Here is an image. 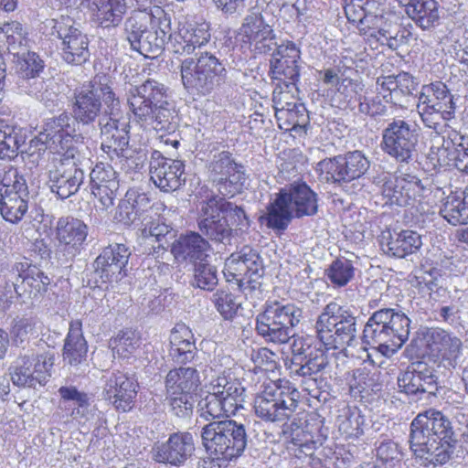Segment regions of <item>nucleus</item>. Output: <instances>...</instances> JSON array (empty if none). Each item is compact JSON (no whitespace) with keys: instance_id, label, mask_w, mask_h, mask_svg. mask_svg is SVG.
Returning <instances> with one entry per match:
<instances>
[{"instance_id":"e433bc0d","label":"nucleus","mask_w":468,"mask_h":468,"mask_svg":"<svg viewBox=\"0 0 468 468\" xmlns=\"http://www.w3.org/2000/svg\"><path fill=\"white\" fill-rule=\"evenodd\" d=\"M200 386L198 372L193 367H179L170 370L166 376V394L193 395Z\"/></svg>"},{"instance_id":"5701e85b","label":"nucleus","mask_w":468,"mask_h":468,"mask_svg":"<svg viewBox=\"0 0 468 468\" xmlns=\"http://www.w3.org/2000/svg\"><path fill=\"white\" fill-rule=\"evenodd\" d=\"M271 69L276 80L298 81L300 77V50L293 43L275 46L271 51Z\"/></svg>"},{"instance_id":"c9c22d12","label":"nucleus","mask_w":468,"mask_h":468,"mask_svg":"<svg viewBox=\"0 0 468 468\" xmlns=\"http://www.w3.org/2000/svg\"><path fill=\"white\" fill-rule=\"evenodd\" d=\"M98 24L104 27H115L126 13L125 0H92L88 6Z\"/></svg>"},{"instance_id":"7c9ffc66","label":"nucleus","mask_w":468,"mask_h":468,"mask_svg":"<svg viewBox=\"0 0 468 468\" xmlns=\"http://www.w3.org/2000/svg\"><path fill=\"white\" fill-rule=\"evenodd\" d=\"M383 149L399 162L410 158V126L404 121H396L384 131Z\"/></svg>"},{"instance_id":"ea45409f","label":"nucleus","mask_w":468,"mask_h":468,"mask_svg":"<svg viewBox=\"0 0 468 468\" xmlns=\"http://www.w3.org/2000/svg\"><path fill=\"white\" fill-rule=\"evenodd\" d=\"M440 214L454 226L468 223V188L461 194L449 195L440 209Z\"/></svg>"},{"instance_id":"9b49d317","label":"nucleus","mask_w":468,"mask_h":468,"mask_svg":"<svg viewBox=\"0 0 468 468\" xmlns=\"http://www.w3.org/2000/svg\"><path fill=\"white\" fill-rule=\"evenodd\" d=\"M77 121L68 112H62L56 117L48 119L43 126V130L39 133L36 140H32L31 144L36 146L40 143L39 151L49 149L52 152L58 153L61 150L67 151L68 148H75L70 146L69 143L77 134Z\"/></svg>"},{"instance_id":"f704fd0d","label":"nucleus","mask_w":468,"mask_h":468,"mask_svg":"<svg viewBox=\"0 0 468 468\" xmlns=\"http://www.w3.org/2000/svg\"><path fill=\"white\" fill-rule=\"evenodd\" d=\"M154 15L160 16V24L156 28L149 27L146 40L141 45V54L146 58H156L164 50L166 40L170 41V18L163 9H156Z\"/></svg>"},{"instance_id":"052dcab7","label":"nucleus","mask_w":468,"mask_h":468,"mask_svg":"<svg viewBox=\"0 0 468 468\" xmlns=\"http://www.w3.org/2000/svg\"><path fill=\"white\" fill-rule=\"evenodd\" d=\"M277 81L278 82L276 83V86L272 92V102L275 113L282 111L284 109V105L287 102L294 101V99H296V97L294 96V91L297 90V81Z\"/></svg>"},{"instance_id":"423d86ee","label":"nucleus","mask_w":468,"mask_h":468,"mask_svg":"<svg viewBox=\"0 0 468 468\" xmlns=\"http://www.w3.org/2000/svg\"><path fill=\"white\" fill-rule=\"evenodd\" d=\"M303 317V311L292 303L267 301L264 310L257 315L256 330L268 342L286 343Z\"/></svg>"},{"instance_id":"774afa93","label":"nucleus","mask_w":468,"mask_h":468,"mask_svg":"<svg viewBox=\"0 0 468 468\" xmlns=\"http://www.w3.org/2000/svg\"><path fill=\"white\" fill-rule=\"evenodd\" d=\"M307 111L304 105H298L293 109H285L277 113L275 117L280 122V126L282 124L286 125L285 130H290L296 126L303 125L307 120Z\"/></svg>"},{"instance_id":"473e14b6","label":"nucleus","mask_w":468,"mask_h":468,"mask_svg":"<svg viewBox=\"0 0 468 468\" xmlns=\"http://www.w3.org/2000/svg\"><path fill=\"white\" fill-rule=\"evenodd\" d=\"M208 388L227 404L229 413L235 414L239 409L243 408L245 388L238 379L218 376L211 380Z\"/></svg>"},{"instance_id":"79ce46f5","label":"nucleus","mask_w":468,"mask_h":468,"mask_svg":"<svg viewBox=\"0 0 468 468\" xmlns=\"http://www.w3.org/2000/svg\"><path fill=\"white\" fill-rule=\"evenodd\" d=\"M0 39L5 42L8 52L15 57H19L27 49V32L18 21L5 23L0 27Z\"/></svg>"},{"instance_id":"2f4dec72","label":"nucleus","mask_w":468,"mask_h":468,"mask_svg":"<svg viewBox=\"0 0 468 468\" xmlns=\"http://www.w3.org/2000/svg\"><path fill=\"white\" fill-rule=\"evenodd\" d=\"M160 24V16L154 13L138 11L133 13L124 23L126 39L131 48L141 54V45L146 40L149 27L154 29Z\"/></svg>"},{"instance_id":"0e129e2a","label":"nucleus","mask_w":468,"mask_h":468,"mask_svg":"<svg viewBox=\"0 0 468 468\" xmlns=\"http://www.w3.org/2000/svg\"><path fill=\"white\" fill-rule=\"evenodd\" d=\"M242 259L246 267L250 271V279L259 280L264 273L263 261L257 250L249 246L243 247L239 251L236 252Z\"/></svg>"},{"instance_id":"e2e57ef3","label":"nucleus","mask_w":468,"mask_h":468,"mask_svg":"<svg viewBox=\"0 0 468 468\" xmlns=\"http://www.w3.org/2000/svg\"><path fill=\"white\" fill-rule=\"evenodd\" d=\"M363 418L356 411H347L339 416L338 429L339 431L346 438L358 437L363 433L362 424Z\"/></svg>"},{"instance_id":"c03bdc74","label":"nucleus","mask_w":468,"mask_h":468,"mask_svg":"<svg viewBox=\"0 0 468 468\" xmlns=\"http://www.w3.org/2000/svg\"><path fill=\"white\" fill-rule=\"evenodd\" d=\"M407 73L399 75L400 80L393 76L381 77L377 80V84L380 87L381 90H388V97L391 102L399 104L403 107L405 103L409 101L410 89L407 83ZM388 95H383L384 99H387Z\"/></svg>"},{"instance_id":"a19ab883","label":"nucleus","mask_w":468,"mask_h":468,"mask_svg":"<svg viewBox=\"0 0 468 468\" xmlns=\"http://www.w3.org/2000/svg\"><path fill=\"white\" fill-rule=\"evenodd\" d=\"M240 256L236 252H233L227 260L225 261V267L223 270V274L227 280V282H236L240 290H255L259 287L260 282L258 280L250 279V271H249V267H246L242 261V259H239Z\"/></svg>"},{"instance_id":"f3484780","label":"nucleus","mask_w":468,"mask_h":468,"mask_svg":"<svg viewBox=\"0 0 468 468\" xmlns=\"http://www.w3.org/2000/svg\"><path fill=\"white\" fill-rule=\"evenodd\" d=\"M220 199L212 197L204 202L198 218L200 231L215 242L229 243L232 229L220 209Z\"/></svg>"},{"instance_id":"4468645a","label":"nucleus","mask_w":468,"mask_h":468,"mask_svg":"<svg viewBox=\"0 0 468 468\" xmlns=\"http://www.w3.org/2000/svg\"><path fill=\"white\" fill-rule=\"evenodd\" d=\"M7 281L13 282L14 290L19 296L28 294L37 298L43 295L50 284V279L37 267L25 262H16L6 274Z\"/></svg>"},{"instance_id":"8fccbe9b","label":"nucleus","mask_w":468,"mask_h":468,"mask_svg":"<svg viewBox=\"0 0 468 468\" xmlns=\"http://www.w3.org/2000/svg\"><path fill=\"white\" fill-rule=\"evenodd\" d=\"M237 165L229 152L222 151L215 154L208 165L209 176L214 182H221L226 178L224 176L229 175L237 168Z\"/></svg>"},{"instance_id":"bb28decb","label":"nucleus","mask_w":468,"mask_h":468,"mask_svg":"<svg viewBox=\"0 0 468 468\" xmlns=\"http://www.w3.org/2000/svg\"><path fill=\"white\" fill-rule=\"evenodd\" d=\"M134 120L144 127L167 133H175L180 122L176 106L169 100L148 110V113H139Z\"/></svg>"},{"instance_id":"f8f14e48","label":"nucleus","mask_w":468,"mask_h":468,"mask_svg":"<svg viewBox=\"0 0 468 468\" xmlns=\"http://www.w3.org/2000/svg\"><path fill=\"white\" fill-rule=\"evenodd\" d=\"M131 251L124 244L105 247L94 261L95 272L102 282L114 287L127 276Z\"/></svg>"},{"instance_id":"338daca9","label":"nucleus","mask_w":468,"mask_h":468,"mask_svg":"<svg viewBox=\"0 0 468 468\" xmlns=\"http://www.w3.org/2000/svg\"><path fill=\"white\" fill-rule=\"evenodd\" d=\"M213 303L225 319L232 318L240 304L237 302L235 295L224 290L218 291L213 294Z\"/></svg>"},{"instance_id":"b1692460","label":"nucleus","mask_w":468,"mask_h":468,"mask_svg":"<svg viewBox=\"0 0 468 468\" xmlns=\"http://www.w3.org/2000/svg\"><path fill=\"white\" fill-rule=\"evenodd\" d=\"M101 134V149L112 160L128 151L130 125L127 120L99 122Z\"/></svg>"},{"instance_id":"7ed1b4c3","label":"nucleus","mask_w":468,"mask_h":468,"mask_svg":"<svg viewBox=\"0 0 468 468\" xmlns=\"http://www.w3.org/2000/svg\"><path fill=\"white\" fill-rule=\"evenodd\" d=\"M179 69L183 87L191 94L210 95L227 80L228 72L222 61L207 51L197 58L183 59Z\"/></svg>"},{"instance_id":"aec40b11","label":"nucleus","mask_w":468,"mask_h":468,"mask_svg":"<svg viewBox=\"0 0 468 468\" xmlns=\"http://www.w3.org/2000/svg\"><path fill=\"white\" fill-rule=\"evenodd\" d=\"M97 75L87 86L75 94L72 107V118L77 125L90 126L94 124L101 111Z\"/></svg>"},{"instance_id":"6e6552de","label":"nucleus","mask_w":468,"mask_h":468,"mask_svg":"<svg viewBox=\"0 0 468 468\" xmlns=\"http://www.w3.org/2000/svg\"><path fill=\"white\" fill-rule=\"evenodd\" d=\"M84 160L78 148H68L58 163L48 170V186L57 198L65 200L80 191L86 179Z\"/></svg>"},{"instance_id":"864d4df0","label":"nucleus","mask_w":468,"mask_h":468,"mask_svg":"<svg viewBox=\"0 0 468 468\" xmlns=\"http://www.w3.org/2000/svg\"><path fill=\"white\" fill-rule=\"evenodd\" d=\"M17 60L19 74L27 81L38 77L43 71L45 64L40 57L35 52L24 51Z\"/></svg>"},{"instance_id":"0eeeda50","label":"nucleus","mask_w":468,"mask_h":468,"mask_svg":"<svg viewBox=\"0 0 468 468\" xmlns=\"http://www.w3.org/2000/svg\"><path fill=\"white\" fill-rule=\"evenodd\" d=\"M319 341L326 351L339 349L346 351L355 339L356 318L352 314L335 302L324 308L316 322Z\"/></svg>"},{"instance_id":"cd10ccee","label":"nucleus","mask_w":468,"mask_h":468,"mask_svg":"<svg viewBox=\"0 0 468 468\" xmlns=\"http://www.w3.org/2000/svg\"><path fill=\"white\" fill-rule=\"evenodd\" d=\"M88 236V226L79 218H60L56 226V238L64 250L75 256L80 253Z\"/></svg>"},{"instance_id":"c756f323","label":"nucleus","mask_w":468,"mask_h":468,"mask_svg":"<svg viewBox=\"0 0 468 468\" xmlns=\"http://www.w3.org/2000/svg\"><path fill=\"white\" fill-rule=\"evenodd\" d=\"M461 340L452 336L441 328H420L411 344V348L418 350L430 349L431 351H459Z\"/></svg>"},{"instance_id":"4c0bfd02","label":"nucleus","mask_w":468,"mask_h":468,"mask_svg":"<svg viewBox=\"0 0 468 468\" xmlns=\"http://www.w3.org/2000/svg\"><path fill=\"white\" fill-rule=\"evenodd\" d=\"M99 82V94L100 100L102 101L105 105L104 115L100 118L99 122H120L127 120L121 107V102L118 97L112 88V81L107 75H97Z\"/></svg>"},{"instance_id":"49530a36","label":"nucleus","mask_w":468,"mask_h":468,"mask_svg":"<svg viewBox=\"0 0 468 468\" xmlns=\"http://www.w3.org/2000/svg\"><path fill=\"white\" fill-rule=\"evenodd\" d=\"M325 275L335 287L346 286L355 276V268L350 260L336 258L325 270Z\"/></svg>"},{"instance_id":"4be33fe9","label":"nucleus","mask_w":468,"mask_h":468,"mask_svg":"<svg viewBox=\"0 0 468 468\" xmlns=\"http://www.w3.org/2000/svg\"><path fill=\"white\" fill-rule=\"evenodd\" d=\"M91 192L102 206L108 209L113 206L119 189L117 173L109 164L99 163L90 173Z\"/></svg>"},{"instance_id":"c85d7f7f","label":"nucleus","mask_w":468,"mask_h":468,"mask_svg":"<svg viewBox=\"0 0 468 468\" xmlns=\"http://www.w3.org/2000/svg\"><path fill=\"white\" fill-rule=\"evenodd\" d=\"M436 389L434 376L426 364L420 361L411 363V403L431 404Z\"/></svg>"},{"instance_id":"13d9d810","label":"nucleus","mask_w":468,"mask_h":468,"mask_svg":"<svg viewBox=\"0 0 468 468\" xmlns=\"http://www.w3.org/2000/svg\"><path fill=\"white\" fill-rule=\"evenodd\" d=\"M389 336L390 334L388 328H384L381 324L372 323L371 317L368 319L363 331V341L365 344L371 348H377L376 345H378V351H381V346L388 348V337Z\"/></svg>"},{"instance_id":"393cba45","label":"nucleus","mask_w":468,"mask_h":468,"mask_svg":"<svg viewBox=\"0 0 468 468\" xmlns=\"http://www.w3.org/2000/svg\"><path fill=\"white\" fill-rule=\"evenodd\" d=\"M417 109L420 115H422L426 110L431 109L433 112H442L451 117L454 113L455 103L447 86L441 81H437L422 87Z\"/></svg>"},{"instance_id":"a211bd4d","label":"nucleus","mask_w":468,"mask_h":468,"mask_svg":"<svg viewBox=\"0 0 468 468\" xmlns=\"http://www.w3.org/2000/svg\"><path fill=\"white\" fill-rule=\"evenodd\" d=\"M102 396L117 410L128 411L133 405L137 394V382L127 375L117 372L104 376Z\"/></svg>"},{"instance_id":"dca6fc26","label":"nucleus","mask_w":468,"mask_h":468,"mask_svg":"<svg viewBox=\"0 0 468 468\" xmlns=\"http://www.w3.org/2000/svg\"><path fill=\"white\" fill-rule=\"evenodd\" d=\"M194 438L189 432H174L165 442L155 444L152 458L159 463L179 467L193 454Z\"/></svg>"},{"instance_id":"f03ea898","label":"nucleus","mask_w":468,"mask_h":468,"mask_svg":"<svg viewBox=\"0 0 468 468\" xmlns=\"http://www.w3.org/2000/svg\"><path fill=\"white\" fill-rule=\"evenodd\" d=\"M318 207V195L306 183H293L280 189L260 221L272 230L283 231L293 218L316 215Z\"/></svg>"},{"instance_id":"39448f33","label":"nucleus","mask_w":468,"mask_h":468,"mask_svg":"<svg viewBox=\"0 0 468 468\" xmlns=\"http://www.w3.org/2000/svg\"><path fill=\"white\" fill-rule=\"evenodd\" d=\"M201 437L207 452L222 461L239 457L248 443L245 426L232 420L209 422L203 427Z\"/></svg>"},{"instance_id":"f257e3e1","label":"nucleus","mask_w":468,"mask_h":468,"mask_svg":"<svg viewBox=\"0 0 468 468\" xmlns=\"http://www.w3.org/2000/svg\"><path fill=\"white\" fill-rule=\"evenodd\" d=\"M451 422L441 412L428 410L411 421V452L415 463L429 467L446 463L453 454L449 441H438L436 436H448Z\"/></svg>"},{"instance_id":"2eb2a0df","label":"nucleus","mask_w":468,"mask_h":468,"mask_svg":"<svg viewBox=\"0 0 468 468\" xmlns=\"http://www.w3.org/2000/svg\"><path fill=\"white\" fill-rule=\"evenodd\" d=\"M126 97L133 117L139 113H148V110L169 100L168 88L153 79H148L140 85L131 86Z\"/></svg>"},{"instance_id":"4d7b16f0","label":"nucleus","mask_w":468,"mask_h":468,"mask_svg":"<svg viewBox=\"0 0 468 468\" xmlns=\"http://www.w3.org/2000/svg\"><path fill=\"white\" fill-rule=\"evenodd\" d=\"M169 340L172 351H191L192 347L197 349L191 329L183 323L174 326Z\"/></svg>"},{"instance_id":"72a5a7b5","label":"nucleus","mask_w":468,"mask_h":468,"mask_svg":"<svg viewBox=\"0 0 468 468\" xmlns=\"http://www.w3.org/2000/svg\"><path fill=\"white\" fill-rule=\"evenodd\" d=\"M282 436L287 450L296 458L303 459L314 454L315 442L313 436L297 422L283 424Z\"/></svg>"},{"instance_id":"bf43d9fd","label":"nucleus","mask_w":468,"mask_h":468,"mask_svg":"<svg viewBox=\"0 0 468 468\" xmlns=\"http://www.w3.org/2000/svg\"><path fill=\"white\" fill-rule=\"evenodd\" d=\"M411 191H414L420 198L415 202H419V207L416 210L421 215L430 212L431 206L430 205V197L431 195V182L429 177L419 178L418 176H411Z\"/></svg>"},{"instance_id":"6e6d98bb","label":"nucleus","mask_w":468,"mask_h":468,"mask_svg":"<svg viewBox=\"0 0 468 468\" xmlns=\"http://www.w3.org/2000/svg\"><path fill=\"white\" fill-rule=\"evenodd\" d=\"M54 85L55 82L51 79L44 80L36 77L27 81L26 88L30 96L47 104L49 101H53L57 97Z\"/></svg>"},{"instance_id":"20e7f679","label":"nucleus","mask_w":468,"mask_h":468,"mask_svg":"<svg viewBox=\"0 0 468 468\" xmlns=\"http://www.w3.org/2000/svg\"><path fill=\"white\" fill-rule=\"evenodd\" d=\"M300 392L286 379L264 381L254 399L258 418L269 422L288 420L298 407Z\"/></svg>"},{"instance_id":"603ef678","label":"nucleus","mask_w":468,"mask_h":468,"mask_svg":"<svg viewBox=\"0 0 468 468\" xmlns=\"http://www.w3.org/2000/svg\"><path fill=\"white\" fill-rule=\"evenodd\" d=\"M24 359H26L25 364L29 365L30 362L32 363V373L37 385L39 387L44 386L51 375L52 357L48 356V353H40L36 356L32 355L31 357L25 356Z\"/></svg>"},{"instance_id":"412c9836","label":"nucleus","mask_w":468,"mask_h":468,"mask_svg":"<svg viewBox=\"0 0 468 468\" xmlns=\"http://www.w3.org/2000/svg\"><path fill=\"white\" fill-rule=\"evenodd\" d=\"M210 26L206 21L186 22L175 35H170V44L175 53L192 54L210 40Z\"/></svg>"},{"instance_id":"5fc2aeb1","label":"nucleus","mask_w":468,"mask_h":468,"mask_svg":"<svg viewBox=\"0 0 468 468\" xmlns=\"http://www.w3.org/2000/svg\"><path fill=\"white\" fill-rule=\"evenodd\" d=\"M20 137L15 128L0 124V159H13L17 155Z\"/></svg>"},{"instance_id":"09e8293b","label":"nucleus","mask_w":468,"mask_h":468,"mask_svg":"<svg viewBox=\"0 0 468 468\" xmlns=\"http://www.w3.org/2000/svg\"><path fill=\"white\" fill-rule=\"evenodd\" d=\"M28 191L27 181L16 168L10 167L5 171L0 181V197L12 194L26 195Z\"/></svg>"},{"instance_id":"37998d69","label":"nucleus","mask_w":468,"mask_h":468,"mask_svg":"<svg viewBox=\"0 0 468 468\" xmlns=\"http://www.w3.org/2000/svg\"><path fill=\"white\" fill-rule=\"evenodd\" d=\"M29 192L26 195L12 194L0 197V212L2 217L11 223L20 221L28 210Z\"/></svg>"},{"instance_id":"680f3d73","label":"nucleus","mask_w":468,"mask_h":468,"mask_svg":"<svg viewBox=\"0 0 468 468\" xmlns=\"http://www.w3.org/2000/svg\"><path fill=\"white\" fill-rule=\"evenodd\" d=\"M166 400L170 411L176 417L181 419L189 418L194 410L195 399L193 395H173L166 394Z\"/></svg>"},{"instance_id":"de8ad7c7","label":"nucleus","mask_w":468,"mask_h":468,"mask_svg":"<svg viewBox=\"0 0 468 468\" xmlns=\"http://www.w3.org/2000/svg\"><path fill=\"white\" fill-rule=\"evenodd\" d=\"M197 407L200 417L207 420L217 419L223 415H231L229 413L227 404L209 388L207 389V395L198 402Z\"/></svg>"},{"instance_id":"69168bd1","label":"nucleus","mask_w":468,"mask_h":468,"mask_svg":"<svg viewBox=\"0 0 468 468\" xmlns=\"http://www.w3.org/2000/svg\"><path fill=\"white\" fill-rule=\"evenodd\" d=\"M217 272L215 266L199 263L195 268L194 282L200 289L212 291L218 282Z\"/></svg>"},{"instance_id":"58836bf2","label":"nucleus","mask_w":468,"mask_h":468,"mask_svg":"<svg viewBox=\"0 0 468 468\" xmlns=\"http://www.w3.org/2000/svg\"><path fill=\"white\" fill-rule=\"evenodd\" d=\"M441 147L437 148V152H432L436 155V161L440 165H450V160L459 154L468 151V136L451 129L445 132L441 138Z\"/></svg>"},{"instance_id":"6ab92c4d","label":"nucleus","mask_w":468,"mask_h":468,"mask_svg":"<svg viewBox=\"0 0 468 468\" xmlns=\"http://www.w3.org/2000/svg\"><path fill=\"white\" fill-rule=\"evenodd\" d=\"M239 30L242 40L253 47L259 54L271 53L276 46L271 27L259 13L248 15Z\"/></svg>"},{"instance_id":"9d476101","label":"nucleus","mask_w":468,"mask_h":468,"mask_svg":"<svg viewBox=\"0 0 468 468\" xmlns=\"http://www.w3.org/2000/svg\"><path fill=\"white\" fill-rule=\"evenodd\" d=\"M369 168V161L360 151L348 152L317 164L320 176L334 184L348 183L360 178Z\"/></svg>"},{"instance_id":"ddd939ff","label":"nucleus","mask_w":468,"mask_h":468,"mask_svg":"<svg viewBox=\"0 0 468 468\" xmlns=\"http://www.w3.org/2000/svg\"><path fill=\"white\" fill-rule=\"evenodd\" d=\"M185 165L180 160L169 159L160 151H154L149 161L150 179L163 192H174L186 182Z\"/></svg>"},{"instance_id":"1a4fd4ad","label":"nucleus","mask_w":468,"mask_h":468,"mask_svg":"<svg viewBox=\"0 0 468 468\" xmlns=\"http://www.w3.org/2000/svg\"><path fill=\"white\" fill-rule=\"evenodd\" d=\"M44 33L61 41L62 57L67 63L81 65L88 60V37L70 16H61L58 18L46 20Z\"/></svg>"},{"instance_id":"a18cd8bd","label":"nucleus","mask_w":468,"mask_h":468,"mask_svg":"<svg viewBox=\"0 0 468 468\" xmlns=\"http://www.w3.org/2000/svg\"><path fill=\"white\" fill-rule=\"evenodd\" d=\"M411 20L421 29H430L439 19L434 0H411Z\"/></svg>"},{"instance_id":"3c124183","label":"nucleus","mask_w":468,"mask_h":468,"mask_svg":"<svg viewBox=\"0 0 468 468\" xmlns=\"http://www.w3.org/2000/svg\"><path fill=\"white\" fill-rule=\"evenodd\" d=\"M391 351L401 348L410 335V318L405 314L395 313L388 328Z\"/></svg>"},{"instance_id":"a878e982","label":"nucleus","mask_w":468,"mask_h":468,"mask_svg":"<svg viewBox=\"0 0 468 468\" xmlns=\"http://www.w3.org/2000/svg\"><path fill=\"white\" fill-rule=\"evenodd\" d=\"M210 250L209 242L194 231L180 235L171 247V252L177 262L190 263L205 261Z\"/></svg>"}]
</instances>
